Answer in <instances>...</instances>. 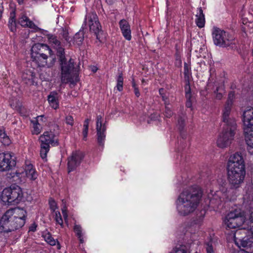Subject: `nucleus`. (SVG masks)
I'll list each match as a JSON object with an SVG mask.
<instances>
[{
  "label": "nucleus",
  "mask_w": 253,
  "mask_h": 253,
  "mask_svg": "<svg viewBox=\"0 0 253 253\" xmlns=\"http://www.w3.org/2000/svg\"><path fill=\"white\" fill-rule=\"evenodd\" d=\"M24 172L19 170L15 172L16 177H19L22 173H25L26 176L30 180L35 181L38 177V173L33 165L29 161H26L24 167Z\"/></svg>",
  "instance_id": "13"
},
{
  "label": "nucleus",
  "mask_w": 253,
  "mask_h": 253,
  "mask_svg": "<svg viewBox=\"0 0 253 253\" xmlns=\"http://www.w3.org/2000/svg\"><path fill=\"white\" fill-rule=\"evenodd\" d=\"M55 219L57 223L59 224L61 226H63V219L62 218L60 212L57 211L55 212Z\"/></svg>",
  "instance_id": "38"
},
{
  "label": "nucleus",
  "mask_w": 253,
  "mask_h": 253,
  "mask_svg": "<svg viewBox=\"0 0 253 253\" xmlns=\"http://www.w3.org/2000/svg\"><path fill=\"white\" fill-rule=\"evenodd\" d=\"M85 21L87 23L90 31L93 32L96 35L97 39H99L98 34L100 32L101 26L97 15L94 13L88 14L86 16Z\"/></svg>",
  "instance_id": "12"
},
{
  "label": "nucleus",
  "mask_w": 253,
  "mask_h": 253,
  "mask_svg": "<svg viewBox=\"0 0 253 253\" xmlns=\"http://www.w3.org/2000/svg\"><path fill=\"white\" fill-rule=\"evenodd\" d=\"M159 93H160V94L161 95V96L162 95H164V93H165V90L164 88H160L159 89Z\"/></svg>",
  "instance_id": "56"
},
{
  "label": "nucleus",
  "mask_w": 253,
  "mask_h": 253,
  "mask_svg": "<svg viewBox=\"0 0 253 253\" xmlns=\"http://www.w3.org/2000/svg\"><path fill=\"white\" fill-rule=\"evenodd\" d=\"M62 212L65 222L68 224L67 209L65 206L62 209Z\"/></svg>",
  "instance_id": "43"
},
{
  "label": "nucleus",
  "mask_w": 253,
  "mask_h": 253,
  "mask_svg": "<svg viewBox=\"0 0 253 253\" xmlns=\"http://www.w3.org/2000/svg\"><path fill=\"white\" fill-rule=\"evenodd\" d=\"M226 229H238L234 234V241L239 247L253 250V212L247 213L240 208L232 209L225 216Z\"/></svg>",
  "instance_id": "1"
},
{
  "label": "nucleus",
  "mask_w": 253,
  "mask_h": 253,
  "mask_svg": "<svg viewBox=\"0 0 253 253\" xmlns=\"http://www.w3.org/2000/svg\"><path fill=\"white\" fill-rule=\"evenodd\" d=\"M49 60H50V62H48L47 56L43 53L37 56V57L32 58L33 62L39 67H51L54 63V60L53 58Z\"/></svg>",
  "instance_id": "18"
},
{
  "label": "nucleus",
  "mask_w": 253,
  "mask_h": 253,
  "mask_svg": "<svg viewBox=\"0 0 253 253\" xmlns=\"http://www.w3.org/2000/svg\"><path fill=\"white\" fill-rule=\"evenodd\" d=\"M44 240L51 246H54L56 244V241L49 233H46L43 235Z\"/></svg>",
  "instance_id": "36"
},
{
  "label": "nucleus",
  "mask_w": 253,
  "mask_h": 253,
  "mask_svg": "<svg viewBox=\"0 0 253 253\" xmlns=\"http://www.w3.org/2000/svg\"><path fill=\"white\" fill-rule=\"evenodd\" d=\"M206 251L207 253H214L213 247L211 243H209L207 244Z\"/></svg>",
  "instance_id": "46"
},
{
  "label": "nucleus",
  "mask_w": 253,
  "mask_h": 253,
  "mask_svg": "<svg viewBox=\"0 0 253 253\" xmlns=\"http://www.w3.org/2000/svg\"><path fill=\"white\" fill-rule=\"evenodd\" d=\"M37 225L35 223L32 224L29 227V231L34 232L36 231Z\"/></svg>",
  "instance_id": "50"
},
{
  "label": "nucleus",
  "mask_w": 253,
  "mask_h": 253,
  "mask_svg": "<svg viewBox=\"0 0 253 253\" xmlns=\"http://www.w3.org/2000/svg\"><path fill=\"white\" fill-rule=\"evenodd\" d=\"M243 199L247 202L253 201V189L252 188H248L246 194L244 195Z\"/></svg>",
  "instance_id": "32"
},
{
  "label": "nucleus",
  "mask_w": 253,
  "mask_h": 253,
  "mask_svg": "<svg viewBox=\"0 0 253 253\" xmlns=\"http://www.w3.org/2000/svg\"><path fill=\"white\" fill-rule=\"evenodd\" d=\"M190 94L188 92V91H186V96L187 98H189V97H190ZM186 106L188 108H190L192 106V103L191 102V101L189 99L187 102H186Z\"/></svg>",
  "instance_id": "47"
},
{
  "label": "nucleus",
  "mask_w": 253,
  "mask_h": 253,
  "mask_svg": "<svg viewBox=\"0 0 253 253\" xmlns=\"http://www.w3.org/2000/svg\"><path fill=\"white\" fill-rule=\"evenodd\" d=\"M24 0H17V1L19 4H21L23 3Z\"/></svg>",
  "instance_id": "59"
},
{
  "label": "nucleus",
  "mask_w": 253,
  "mask_h": 253,
  "mask_svg": "<svg viewBox=\"0 0 253 253\" xmlns=\"http://www.w3.org/2000/svg\"><path fill=\"white\" fill-rule=\"evenodd\" d=\"M48 42L57 50L61 66V79L63 83L75 84L78 81V76L75 70L74 61L70 58L68 61L64 56V49L61 46L60 41L53 35L48 36Z\"/></svg>",
  "instance_id": "2"
},
{
  "label": "nucleus",
  "mask_w": 253,
  "mask_h": 253,
  "mask_svg": "<svg viewBox=\"0 0 253 253\" xmlns=\"http://www.w3.org/2000/svg\"><path fill=\"white\" fill-rule=\"evenodd\" d=\"M26 211L18 208L7 210L0 216V232L8 233L22 227L25 223Z\"/></svg>",
  "instance_id": "3"
},
{
  "label": "nucleus",
  "mask_w": 253,
  "mask_h": 253,
  "mask_svg": "<svg viewBox=\"0 0 253 253\" xmlns=\"http://www.w3.org/2000/svg\"><path fill=\"white\" fill-rule=\"evenodd\" d=\"M96 129L98 142L100 145H103L105 140V131L106 127L103 124V119L101 116H98L96 119Z\"/></svg>",
  "instance_id": "16"
},
{
  "label": "nucleus",
  "mask_w": 253,
  "mask_h": 253,
  "mask_svg": "<svg viewBox=\"0 0 253 253\" xmlns=\"http://www.w3.org/2000/svg\"><path fill=\"white\" fill-rule=\"evenodd\" d=\"M228 171L231 186L234 188L239 187L244 181L246 173L244 161L240 153H236L230 157Z\"/></svg>",
  "instance_id": "5"
},
{
  "label": "nucleus",
  "mask_w": 253,
  "mask_h": 253,
  "mask_svg": "<svg viewBox=\"0 0 253 253\" xmlns=\"http://www.w3.org/2000/svg\"><path fill=\"white\" fill-rule=\"evenodd\" d=\"M119 26L124 37L127 41L131 39L130 27L128 22L122 19L119 22Z\"/></svg>",
  "instance_id": "19"
},
{
  "label": "nucleus",
  "mask_w": 253,
  "mask_h": 253,
  "mask_svg": "<svg viewBox=\"0 0 253 253\" xmlns=\"http://www.w3.org/2000/svg\"><path fill=\"white\" fill-rule=\"evenodd\" d=\"M87 132H88V129H84L83 130V135H84V139L85 140L87 137Z\"/></svg>",
  "instance_id": "55"
},
{
  "label": "nucleus",
  "mask_w": 253,
  "mask_h": 253,
  "mask_svg": "<svg viewBox=\"0 0 253 253\" xmlns=\"http://www.w3.org/2000/svg\"><path fill=\"white\" fill-rule=\"evenodd\" d=\"M89 120L86 119L84 124V129H88V128Z\"/></svg>",
  "instance_id": "53"
},
{
  "label": "nucleus",
  "mask_w": 253,
  "mask_h": 253,
  "mask_svg": "<svg viewBox=\"0 0 253 253\" xmlns=\"http://www.w3.org/2000/svg\"><path fill=\"white\" fill-rule=\"evenodd\" d=\"M83 158L81 152H73L68 158V168L69 172L74 170L81 163Z\"/></svg>",
  "instance_id": "15"
},
{
  "label": "nucleus",
  "mask_w": 253,
  "mask_h": 253,
  "mask_svg": "<svg viewBox=\"0 0 253 253\" xmlns=\"http://www.w3.org/2000/svg\"><path fill=\"white\" fill-rule=\"evenodd\" d=\"M132 86H133V87L134 88H136V87H137L136 86V84H135V82H134V80H133V81H132Z\"/></svg>",
  "instance_id": "58"
},
{
  "label": "nucleus",
  "mask_w": 253,
  "mask_h": 253,
  "mask_svg": "<svg viewBox=\"0 0 253 253\" xmlns=\"http://www.w3.org/2000/svg\"><path fill=\"white\" fill-rule=\"evenodd\" d=\"M249 151L250 153H252V154H253V152H251L250 149L249 150Z\"/></svg>",
  "instance_id": "61"
},
{
  "label": "nucleus",
  "mask_w": 253,
  "mask_h": 253,
  "mask_svg": "<svg viewBox=\"0 0 253 253\" xmlns=\"http://www.w3.org/2000/svg\"><path fill=\"white\" fill-rule=\"evenodd\" d=\"M0 141L4 145H8L10 142L8 136L2 130H0Z\"/></svg>",
  "instance_id": "31"
},
{
  "label": "nucleus",
  "mask_w": 253,
  "mask_h": 253,
  "mask_svg": "<svg viewBox=\"0 0 253 253\" xmlns=\"http://www.w3.org/2000/svg\"><path fill=\"white\" fill-rule=\"evenodd\" d=\"M201 196L202 191L198 187H190L183 191L177 201L176 208L179 213L185 215L193 212L199 203Z\"/></svg>",
  "instance_id": "4"
},
{
  "label": "nucleus",
  "mask_w": 253,
  "mask_h": 253,
  "mask_svg": "<svg viewBox=\"0 0 253 253\" xmlns=\"http://www.w3.org/2000/svg\"><path fill=\"white\" fill-rule=\"evenodd\" d=\"M170 253H187V252L183 248L180 247L175 248Z\"/></svg>",
  "instance_id": "44"
},
{
  "label": "nucleus",
  "mask_w": 253,
  "mask_h": 253,
  "mask_svg": "<svg viewBox=\"0 0 253 253\" xmlns=\"http://www.w3.org/2000/svg\"><path fill=\"white\" fill-rule=\"evenodd\" d=\"M117 88L119 91H122L123 89V83H117Z\"/></svg>",
  "instance_id": "49"
},
{
  "label": "nucleus",
  "mask_w": 253,
  "mask_h": 253,
  "mask_svg": "<svg viewBox=\"0 0 253 253\" xmlns=\"http://www.w3.org/2000/svg\"><path fill=\"white\" fill-rule=\"evenodd\" d=\"M66 123L67 124L73 126L74 124L73 117L71 116H68L66 118Z\"/></svg>",
  "instance_id": "45"
},
{
  "label": "nucleus",
  "mask_w": 253,
  "mask_h": 253,
  "mask_svg": "<svg viewBox=\"0 0 253 253\" xmlns=\"http://www.w3.org/2000/svg\"><path fill=\"white\" fill-rule=\"evenodd\" d=\"M49 204L50 206V208L51 211H55V210L57 209V205L56 202L53 199H50L49 201Z\"/></svg>",
  "instance_id": "42"
},
{
  "label": "nucleus",
  "mask_w": 253,
  "mask_h": 253,
  "mask_svg": "<svg viewBox=\"0 0 253 253\" xmlns=\"http://www.w3.org/2000/svg\"><path fill=\"white\" fill-rule=\"evenodd\" d=\"M243 122L244 128L253 129V107H247L243 112Z\"/></svg>",
  "instance_id": "17"
},
{
  "label": "nucleus",
  "mask_w": 253,
  "mask_h": 253,
  "mask_svg": "<svg viewBox=\"0 0 253 253\" xmlns=\"http://www.w3.org/2000/svg\"><path fill=\"white\" fill-rule=\"evenodd\" d=\"M16 165L15 158L10 152L0 153V171L9 170Z\"/></svg>",
  "instance_id": "11"
},
{
  "label": "nucleus",
  "mask_w": 253,
  "mask_h": 253,
  "mask_svg": "<svg viewBox=\"0 0 253 253\" xmlns=\"http://www.w3.org/2000/svg\"><path fill=\"white\" fill-rule=\"evenodd\" d=\"M185 116L184 115L179 116L178 118L176 126L177 128L181 130L183 128L185 125Z\"/></svg>",
  "instance_id": "33"
},
{
  "label": "nucleus",
  "mask_w": 253,
  "mask_h": 253,
  "mask_svg": "<svg viewBox=\"0 0 253 253\" xmlns=\"http://www.w3.org/2000/svg\"><path fill=\"white\" fill-rule=\"evenodd\" d=\"M203 219L204 216L201 215L193 219L190 223L189 231L192 234L197 233L200 229Z\"/></svg>",
  "instance_id": "20"
},
{
  "label": "nucleus",
  "mask_w": 253,
  "mask_h": 253,
  "mask_svg": "<svg viewBox=\"0 0 253 253\" xmlns=\"http://www.w3.org/2000/svg\"><path fill=\"white\" fill-rule=\"evenodd\" d=\"M22 189L18 185H12L4 188L0 196L3 202L8 204H16L19 203L23 197Z\"/></svg>",
  "instance_id": "6"
},
{
  "label": "nucleus",
  "mask_w": 253,
  "mask_h": 253,
  "mask_svg": "<svg viewBox=\"0 0 253 253\" xmlns=\"http://www.w3.org/2000/svg\"><path fill=\"white\" fill-rule=\"evenodd\" d=\"M41 145L40 155L42 159H46L47 154L50 148V145L56 146L58 141L52 131H45L39 138Z\"/></svg>",
  "instance_id": "7"
},
{
  "label": "nucleus",
  "mask_w": 253,
  "mask_h": 253,
  "mask_svg": "<svg viewBox=\"0 0 253 253\" xmlns=\"http://www.w3.org/2000/svg\"><path fill=\"white\" fill-rule=\"evenodd\" d=\"M36 123L41 125L42 126L46 125V118L43 115L38 116L34 120H32Z\"/></svg>",
  "instance_id": "35"
},
{
  "label": "nucleus",
  "mask_w": 253,
  "mask_h": 253,
  "mask_svg": "<svg viewBox=\"0 0 253 253\" xmlns=\"http://www.w3.org/2000/svg\"><path fill=\"white\" fill-rule=\"evenodd\" d=\"M23 81L28 85H34L36 82V77L33 70L25 71L22 76Z\"/></svg>",
  "instance_id": "21"
},
{
  "label": "nucleus",
  "mask_w": 253,
  "mask_h": 253,
  "mask_svg": "<svg viewBox=\"0 0 253 253\" xmlns=\"http://www.w3.org/2000/svg\"><path fill=\"white\" fill-rule=\"evenodd\" d=\"M195 16V23L197 26L200 28L204 27L205 24V18L201 7L197 9Z\"/></svg>",
  "instance_id": "23"
},
{
  "label": "nucleus",
  "mask_w": 253,
  "mask_h": 253,
  "mask_svg": "<svg viewBox=\"0 0 253 253\" xmlns=\"http://www.w3.org/2000/svg\"><path fill=\"white\" fill-rule=\"evenodd\" d=\"M243 247L246 248V250H247L246 251H244V250H240L238 251L236 253H249V252H253V250L250 251L249 248L248 249L247 247Z\"/></svg>",
  "instance_id": "48"
},
{
  "label": "nucleus",
  "mask_w": 253,
  "mask_h": 253,
  "mask_svg": "<svg viewBox=\"0 0 253 253\" xmlns=\"http://www.w3.org/2000/svg\"><path fill=\"white\" fill-rule=\"evenodd\" d=\"M191 71V67L189 65H188L187 63H184V74L185 76L188 77L190 74Z\"/></svg>",
  "instance_id": "40"
},
{
  "label": "nucleus",
  "mask_w": 253,
  "mask_h": 253,
  "mask_svg": "<svg viewBox=\"0 0 253 253\" xmlns=\"http://www.w3.org/2000/svg\"><path fill=\"white\" fill-rule=\"evenodd\" d=\"M84 38L83 31H79L75 34L73 38L74 42H76L78 45L82 43Z\"/></svg>",
  "instance_id": "30"
},
{
  "label": "nucleus",
  "mask_w": 253,
  "mask_h": 253,
  "mask_svg": "<svg viewBox=\"0 0 253 253\" xmlns=\"http://www.w3.org/2000/svg\"><path fill=\"white\" fill-rule=\"evenodd\" d=\"M235 98V94L234 91H230L228 95V98L225 104L233 106L234 99Z\"/></svg>",
  "instance_id": "37"
},
{
  "label": "nucleus",
  "mask_w": 253,
  "mask_h": 253,
  "mask_svg": "<svg viewBox=\"0 0 253 253\" xmlns=\"http://www.w3.org/2000/svg\"><path fill=\"white\" fill-rule=\"evenodd\" d=\"M16 25L15 12L14 9H12L10 13L8 21V26L12 32L16 30Z\"/></svg>",
  "instance_id": "28"
},
{
  "label": "nucleus",
  "mask_w": 253,
  "mask_h": 253,
  "mask_svg": "<svg viewBox=\"0 0 253 253\" xmlns=\"http://www.w3.org/2000/svg\"><path fill=\"white\" fill-rule=\"evenodd\" d=\"M134 93H135V95L137 97H138L140 96V92L139 91L138 87L134 88Z\"/></svg>",
  "instance_id": "54"
},
{
  "label": "nucleus",
  "mask_w": 253,
  "mask_h": 253,
  "mask_svg": "<svg viewBox=\"0 0 253 253\" xmlns=\"http://www.w3.org/2000/svg\"><path fill=\"white\" fill-rule=\"evenodd\" d=\"M214 43L217 46L227 47L232 43V39L228 34L217 27H213L212 31Z\"/></svg>",
  "instance_id": "9"
},
{
  "label": "nucleus",
  "mask_w": 253,
  "mask_h": 253,
  "mask_svg": "<svg viewBox=\"0 0 253 253\" xmlns=\"http://www.w3.org/2000/svg\"><path fill=\"white\" fill-rule=\"evenodd\" d=\"M173 114V112L169 105L166 106L165 115L167 118H170Z\"/></svg>",
  "instance_id": "41"
},
{
  "label": "nucleus",
  "mask_w": 253,
  "mask_h": 253,
  "mask_svg": "<svg viewBox=\"0 0 253 253\" xmlns=\"http://www.w3.org/2000/svg\"><path fill=\"white\" fill-rule=\"evenodd\" d=\"M47 100L53 109H56L59 107L58 95L56 92H51L48 96Z\"/></svg>",
  "instance_id": "24"
},
{
  "label": "nucleus",
  "mask_w": 253,
  "mask_h": 253,
  "mask_svg": "<svg viewBox=\"0 0 253 253\" xmlns=\"http://www.w3.org/2000/svg\"><path fill=\"white\" fill-rule=\"evenodd\" d=\"M19 23L23 27H28L35 31H38L40 29L25 15H22L19 19Z\"/></svg>",
  "instance_id": "22"
},
{
  "label": "nucleus",
  "mask_w": 253,
  "mask_h": 253,
  "mask_svg": "<svg viewBox=\"0 0 253 253\" xmlns=\"http://www.w3.org/2000/svg\"><path fill=\"white\" fill-rule=\"evenodd\" d=\"M232 193V189L227 190L222 188L221 190L216 191L214 195L211 194L212 197L209 195L210 206L214 209L218 208L222 202L226 200H231L233 199Z\"/></svg>",
  "instance_id": "8"
},
{
  "label": "nucleus",
  "mask_w": 253,
  "mask_h": 253,
  "mask_svg": "<svg viewBox=\"0 0 253 253\" xmlns=\"http://www.w3.org/2000/svg\"><path fill=\"white\" fill-rule=\"evenodd\" d=\"M232 106L225 104L222 110V120L225 124V127H232V123H234L235 128H236L237 124L235 118L230 116V113Z\"/></svg>",
  "instance_id": "14"
},
{
  "label": "nucleus",
  "mask_w": 253,
  "mask_h": 253,
  "mask_svg": "<svg viewBox=\"0 0 253 253\" xmlns=\"http://www.w3.org/2000/svg\"><path fill=\"white\" fill-rule=\"evenodd\" d=\"M234 124V123H232V127H229L228 129L227 127H224L217 138L216 143L218 147L224 148L231 144L236 130Z\"/></svg>",
  "instance_id": "10"
},
{
  "label": "nucleus",
  "mask_w": 253,
  "mask_h": 253,
  "mask_svg": "<svg viewBox=\"0 0 253 253\" xmlns=\"http://www.w3.org/2000/svg\"><path fill=\"white\" fill-rule=\"evenodd\" d=\"M44 47H47L49 51H50L51 50L48 48V47L45 46L42 44L41 43H36L34 45H33L31 48V58L32 59L34 57H37V56H39V55L42 54V53H41V48H43Z\"/></svg>",
  "instance_id": "27"
},
{
  "label": "nucleus",
  "mask_w": 253,
  "mask_h": 253,
  "mask_svg": "<svg viewBox=\"0 0 253 253\" xmlns=\"http://www.w3.org/2000/svg\"><path fill=\"white\" fill-rule=\"evenodd\" d=\"M123 75H122V74H119V75L118 76V78H117V83H123Z\"/></svg>",
  "instance_id": "52"
},
{
  "label": "nucleus",
  "mask_w": 253,
  "mask_h": 253,
  "mask_svg": "<svg viewBox=\"0 0 253 253\" xmlns=\"http://www.w3.org/2000/svg\"><path fill=\"white\" fill-rule=\"evenodd\" d=\"M31 123L33 124V134L36 135L40 134L42 129L43 126L36 123L34 121H31Z\"/></svg>",
  "instance_id": "34"
},
{
  "label": "nucleus",
  "mask_w": 253,
  "mask_h": 253,
  "mask_svg": "<svg viewBox=\"0 0 253 253\" xmlns=\"http://www.w3.org/2000/svg\"><path fill=\"white\" fill-rule=\"evenodd\" d=\"M68 31L66 30H63L62 33V35L63 38L68 42H70L72 41V39L68 36Z\"/></svg>",
  "instance_id": "39"
},
{
  "label": "nucleus",
  "mask_w": 253,
  "mask_h": 253,
  "mask_svg": "<svg viewBox=\"0 0 253 253\" xmlns=\"http://www.w3.org/2000/svg\"><path fill=\"white\" fill-rule=\"evenodd\" d=\"M179 64L181 65V61L180 60H179Z\"/></svg>",
  "instance_id": "60"
},
{
  "label": "nucleus",
  "mask_w": 253,
  "mask_h": 253,
  "mask_svg": "<svg viewBox=\"0 0 253 253\" xmlns=\"http://www.w3.org/2000/svg\"><path fill=\"white\" fill-rule=\"evenodd\" d=\"M244 131L247 144L251 148H253V129L245 127Z\"/></svg>",
  "instance_id": "25"
},
{
  "label": "nucleus",
  "mask_w": 253,
  "mask_h": 253,
  "mask_svg": "<svg viewBox=\"0 0 253 253\" xmlns=\"http://www.w3.org/2000/svg\"><path fill=\"white\" fill-rule=\"evenodd\" d=\"M74 231L80 240L81 244L84 242L83 235L82 234V228L79 225L75 224L74 227Z\"/></svg>",
  "instance_id": "29"
},
{
  "label": "nucleus",
  "mask_w": 253,
  "mask_h": 253,
  "mask_svg": "<svg viewBox=\"0 0 253 253\" xmlns=\"http://www.w3.org/2000/svg\"><path fill=\"white\" fill-rule=\"evenodd\" d=\"M3 12V7L0 5V19L2 17V13Z\"/></svg>",
  "instance_id": "57"
},
{
  "label": "nucleus",
  "mask_w": 253,
  "mask_h": 253,
  "mask_svg": "<svg viewBox=\"0 0 253 253\" xmlns=\"http://www.w3.org/2000/svg\"><path fill=\"white\" fill-rule=\"evenodd\" d=\"M162 97L163 98V101L165 102V104L166 106L169 105V103L168 100V98H167V96L164 95H162Z\"/></svg>",
  "instance_id": "51"
},
{
  "label": "nucleus",
  "mask_w": 253,
  "mask_h": 253,
  "mask_svg": "<svg viewBox=\"0 0 253 253\" xmlns=\"http://www.w3.org/2000/svg\"><path fill=\"white\" fill-rule=\"evenodd\" d=\"M215 85L216 88L213 92L214 97L216 99L221 100L225 93L224 84L222 82L218 84H215Z\"/></svg>",
  "instance_id": "26"
}]
</instances>
